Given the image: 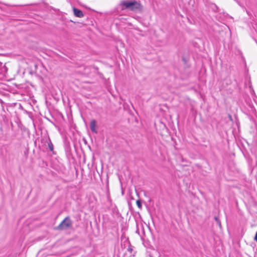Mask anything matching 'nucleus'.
<instances>
[{
  "instance_id": "3",
  "label": "nucleus",
  "mask_w": 257,
  "mask_h": 257,
  "mask_svg": "<svg viewBox=\"0 0 257 257\" xmlns=\"http://www.w3.org/2000/svg\"><path fill=\"white\" fill-rule=\"evenodd\" d=\"M74 15L78 18H82L84 16L83 12L80 10L73 8V9Z\"/></svg>"
},
{
  "instance_id": "8",
  "label": "nucleus",
  "mask_w": 257,
  "mask_h": 257,
  "mask_svg": "<svg viewBox=\"0 0 257 257\" xmlns=\"http://www.w3.org/2000/svg\"><path fill=\"white\" fill-rule=\"evenodd\" d=\"M254 240L257 242V231L255 233V235L254 236Z\"/></svg>"
},
{
  "instance_id": "4",
  "label": "nucleus",
  "mask_w": 257,
  "mask_h": 257,
  "mask_svg": "<svg viewBox=\"0 0 257 257\" xmlns=\"http://www.w3.org/2000/svg\"><path fill=\"white\" fill-rule=\"evenodd\" d=\"M96 121L95 120L93 119L90 121V127L91 131L93 133H97V130L96 129Z\"/></svg>"
},
{
  "instance_id": "6",
  "label": "nucleus",
  "mask_w": 257,
  "mask_h": 257,
  "mask_svg": "<svg viewBox=\"0 0 257 257\" xmlns=\"http://www.w3.org/2000/svg\"><path fill=\"white\" fill-rule=\"evenodd\" d=\"M214 219L216 221L217 223L218 224L219 226H221V222L219 219H218V217L217 216H214Z\"/></svg>"
},
{
  "instance_id": "7",
  "label": "nucleus",
  "mask_w": 257,
  "mask_h": 257,
  "mask_svg": "<svg viewBox=\"0 0 257 257\" xmlns=\"http://www.w3.org/2000/svg\"><path fill=\"white\" fill-rule=\"evenodd\" d=\"M137 204L139 208H141L142 207V204L140 200L137 201Z\"/></svg>"
},
{
  "instance_id": "2",
  "label": "nucleus",
  "mask_w": 257,
  "mask_h": 257,
  "mask_svg": "<svg viewBox=\"0 0 257 257\" xmlns=\"http://www.w3.org/2000/svg\"><path fill=\"white\" fill-rule=\"evenodd\" d=\"M72 226V222L70 217L67 216L57 226L56 228L58 230H65Z\"/></svg>"
},
{
  "instance_id": "9",
  "label": "nucleus",
  "mask_w": 257,
  "mask_h": 257,
  "mask_svg": "<svg viewBox=\"0 0 257 257\" xmlns=\"http://www.w3.org/2000/svg\"><path fill=\"white\" fill-rule=\"evenodd\" d=\"M228 117L231 121L232 120V116L230 114H228Z\"/></svg>"
},
{
  "instance_id": "1",
  "label": "nucleus",
  "mask_w": 257,
  "mask_h": 257,
  "mask_svg": "<svg viewBox=\"0 0 257 257\" xmlns=\"http://www.w3.org/2000/svg\"><path fill=\"white\" fill-rule=\"evenodd\" d=\"M121 5L131 11L140 10L141 8L140 4L137 1H122Z\"/></svg>"
},
{
  "instance_id": "5",
  "label": "nucleus",
  "mask_w": 257,
  "mask_h": 257,
  "mask_svg": "<svg viewBox=\"0 0 257 257\" xmlns=\"http://www.w3.org/2000/svg\"><path fill=\"white\" fill-rule=\"evenodd\" d=\"M47 144H48V147L50 149V150L53 153V154H55L54 153V146H53V145L49 137H48V140H47Z\"/></svg>"
}]
</instances>
